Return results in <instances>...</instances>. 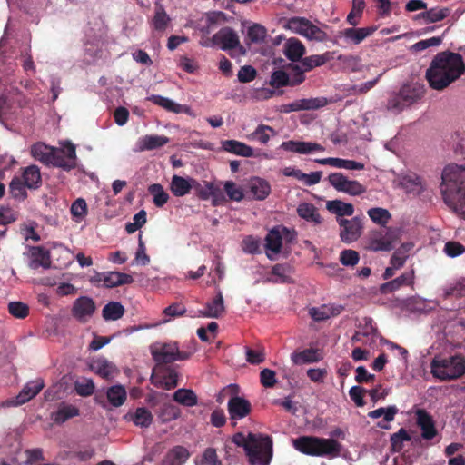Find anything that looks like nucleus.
Masks as SVG:
<instances>
[{
    "label": "nucleus",
    "instance_id": "obj_52",
    "mask_svg": "<svg viewBox=\"0 0 465 465\" xmlns=\"http://www.w3.org/2000/svg\"><path fill=\"white\" fill-rule=\"evenodd\" d=\"M124 306L117 302H111L103 309V316L106 321H116L124 315Z\"/></svg>",
    "mask_w": 465,
    "mask_h": 465
},
{
    "label": "nucleus",
    "instance_id": "obj_37",
    "mask_svg": "<svg viewBox=\"0 0 465 465\" xmlns=\"http://www.w3.org/2000/svg\"><path fill=\"white\" fill-rule=\"evenodd\" d=\"M20 178L28 189H36L41 183V173L36 165L25 168Z\"/></svg>",
    "mask_w": 465,
    "mask_h": 465
},
{
    "label": "nucleus",
    "instance_id": "obj_55",
    "mask_svg": "<svg viewBox=\"0 0 465 465\" xmlns=\"http://www.w3.org/2000/svg\"><path fill=\"white\" fill-rule=\"evenodd\" d=\"M364 7V0H352V8L346 18L348 24L351 26H356L359 24Z\"/></svg>",
    "mask_w": 465,
    "mask_h": 465
},
{
    "label": "nucleus",
    "instance_id": "obj_2",
    "mask_svg": "<svg viewBox=\"0 0 465 465\" xmlns=\"http://www.w3.org/2000/svg\"><path fill=\"white\" fill-rule=\"evenodd\" d=\"M465 71L460 54L451 52L438 54L426 72V78L431 88L443 90L456 81Z\"/></svg>",
    "mask_w": 465,
    "mask_h": 465
},
{
    "label": "nucleus",
    "instance_id": "obj_30",
    "mask_svg": "<svg viewBox=\"0 0 465 465\" xmlns=\"http://www.w3.org/2000/svg\"><path fill=\"white\" fill-rule=\"evenodd\" d=\"M224 312L223 298L222 292L206 304L205 309L197 312L196 316L205 318H218Z\"/></svg>",
    "mask_w": 465,
    "mask_h": 465
},
{
    "label": "nucleus",
    "instance_id": "obj_44",
    "mask_svg": "<svg viewBox=\"0 0 465 465\" xmlns=\"http://www.w3.org/2000/svg\"><path fill=\"white\" fill-rule=\"evenodd\" d=\"M70 213L72 220L74 223H80L84 222L88 213L87 203L84 199H76L70 207Z\"/></svg>",
    "mask_w": 465,
    "mask_h": 465
},
{
    "label": "nucleus",
    "instance_id": "obj_24",
    "mask_svg": "<svg viewBox=\"0 0 465 465\" xmlns=\"http://www.w3.org/2000/svg\"><path fill=\"white\" fill-rule=\"evenodd\" d=\"M54 147L46 145L44 143H36L31 147L32 156L46 165H63L53 157Z\"/></svg>",
    "mask_w": 465,
    "mask_h": 465
},
{
    "label": "nucleus",
    "instance_id": "obj_41",
    "mask_svg": "<svg viewBox=\"0 0 465 465\" xmlns=\"http://www.w3.org/2000/svg\"><path fill=\"white\" fill-rule=\"evenodd\" d=\"M299 216L309 223L318 224L321 223V216L312 203H302L297 207Z\"/></svg>",
    "mask_w": 465,
    "mask_h": 465
},
{
    "label": "nucleus",
    "instance_id": "obj_51",
    "mask_svg": "<svg viewBox=\"0 0 465 465\" xmlns=\"http://www.w3.org/2000/svg\"><path fill=\"white\" fill-rule=\"evenodd\" d=\"M173 400L180 404L193 407L197 404V396L192 390L179 389L173 393Z\"/></svg>",
    "mask_w": 465,
    "mask_h": 465
},
{
    "label": "nucleus",
    "instance_id": "obj_12",
    "mask_svg": "<svg viewBox=\"0 0 465 465\" xmlns=\"http://www.w3.org/2000/svg\"><path fill=\"white\" fill-rule=\"evenodd\" d=\"M201 45L205 47L212 46L213 45H219L221 49L228 51L239 47L240 40L237 34L231 28L225 27L217 32L211 40L201 42Z\"/></svg>",
    "mask_w": 465,
    "mask_h": 465
},
{
    "label": "nucleus",
    "instance_id": "obj_64",
    "mask_svg": "<svg viewBox=\"0 0 465 465\" xmlns=\"http://www.w3.org/2000/svg\"><path fill=\"white\" fill-rule=\"evenodd\" d=\"M199 465H222L215 450L209 448L207 449L202 457Z\"/></svg>",
    "mask_w": 465,
    "mask_h": 465
},
{
    "label": "nucleus",
    "instance_id": "obj_15",
    "mask_svg": "<svg viewBox=\"0 0 465 465\" xmlns=\"http://www.w3.org/2000/svg\"><path fill=\"white\" fill-rule=\"evenodd\" d=\"M44 381L41 379L27 382L18 395L15 398L6 400L2 403L3 407H14L22 405L33 399L44 388Z\"/></svg>",
    "mask_w": 465,
    "mask_h": 465
},
{
    "label": "nucleus",
    "instance_id": "obj_4",
    "mask_svg": "<svg viewBox=\"0 0 465 465\" xmlns=\"http://www.w3.org/2000/svg\"><path fill=\"white\" fill-rule=\"evenodd\" d=\"M293 447L309 456L327 457L330 459L341 455V444L331 438L302 436L292 440Z\"/></svg>",
    "mask_w": 465,
    "mask_h": 465
},
{
    "label": "nucleus",
    "instance_id": "obj_11",
    "mask_svg": "<svg viewBox=\"0 0 465 465\" xmlns=\"http://www.w3.org/2000/svg\"><path fill=\"white\" fill-rule=\"evenodd\" d=\"M292 232L286 227L278 226L271 230L265 239L266 253L273 260L280 253L283 241L292 240Z\"/></svg>",
    "mask_w": 465,
    "mask_h": 465
},
{
    "label": "nucleus",
    "instance_id": "obj_60",
    "mask_svg": "<svg viewBox=\"0 0 465 465\" xmlns=\"http://www.w3.org/2000/svg\"><path fill=\"white\" fill-rule=\"evenodd\" d=\"M9 313L17 319H24L29 313V307L22 302H11L8 303Z\"/></svg>",
    "mask_w": 465,
    "mask_h": 465
},
{
    "label": "nucleus",
    "instance_id": "obj_46",
    "mask_svg": "<svg viewBox=\"0 0 465 465\" xmlns=\"http://www.w3.org/2000/svg\"><path fill=\"white\" fill-rule=\"evenodd\" d=\"M148 192L153 197V203L157 207H163L170 199L168 193L160 183H153L148 187Z\"/></svg>",
    "mask_w": 465,
    "mask_h": 465
},
{
    "label": "nucleus",
    "instance_id": "obj_35",
    "mask_svg": "<svg viewBox=\"0 0 465 465\" xmlns=\"http://www.w3.org/2000/svg\"><path fill=\"white\" fill-rule=\"evenodd\" d=\"M291 358L293 363L302 365L321 361L322 359V354L319 350L307 349L300 352L292 353Z\"/></svg>",
    "mask_w": 465,
    "mask_h": 465
},
{
    "label": "nucleus",
    "instance_id": "obj_59",
    "mask_svg": "<svg viewBox=\"0 0 465 465\" xmlns=\"http://www.w3.org/2000/svg\"><path fill=\"white\" fill-rule=\"evenodd\" d=\"M169 21H170V18H169L168 15L165 13V11L163 10V6L157 5L156 10H155V15L153 19V25L154 29L159 30V31H163L166 28Z\"/></svg>",
    "mask_w": 465,
    "mask_h": 465
},
{
    "label": "nucleus",
    "instance_id": "obj_36",
    "mask_svg": "<svg viewBox=\"0 0 465 465\" xmlns=\"http://www.w3.org/2000/svg\"><path fill=\"white\" fill-rule=\"evenodd\" d=\"M133 282L134 279L129 274L119 272H109L104 273V287L114 288L124 284H130Z\"/></svg>",
    "mask_w": 465,
    "mask_h": 465
},
{
    "label": "nucleus",
    "instance_id": "obj_13",
    "mask_svg": "<svg viewBox=\"0 0 465 465\" xmlns=\"http://www.w3.org/2000/svg\"><path fill=\"white\" fill-rule=\"evenodd\" d=\"M375 26L367 27H348L340 30L336 37L342 41L346 45H358L367 37L371 36L375 31Z\"/></svg>",
    "mask_w": 465,
    "mask_h": 465
},
{
    "label": "nucleus",
    "instance_id": "obj_53",
    "mask_svg": "<svg viewBox=\"0 0 465 465\" xmlns=\"http://www.w3.org/2000/svg\"><path fill=\"white\" fill-rule=\"evenodd\" d=\"M398 412V408L394 405L386 408H378L368 413V416L371 419H379L382 417L386 422H391L394 420L395 415Z\"/></svg>",
    "mask_w": 465,
    "mask_h": 465
},
{
    "label": "nucleus",
    "instance_id": "obj_56",
    "mask_svg": "<svg viewBox=\"0 0 465 465\" xmlns=\"http://www.w3.org/2000/svg\"><path fill=\"white\" fill-rule=\"evenodd\" d=\"M291 268L286 265L277 264L273 266L270 281L273 282H287L291 279Z\"/></svg>",
    "mask_w": 465,
    "mask_h": 465
},
{
    "label": "nucleus",
    "instance_id": "obj_58",
    "mask_svg": "<svg viewBox=\"0 0 465 465\" xmlns=\"http://www.w3.org/2000/svg\"><path fill=\"white\" fill-rule=\"evenodd\" d=\"M267 35L265 27L261 25L254 24L248 28L247 37L252 43H262Z\"/></svg>",
    "mask_w": 465,
    "mask_h": 465
},
{
    "label": "nucleus",
    "instance_id": "obj_33",
    "mask_svg": "<svg viewBox=\"0 0 465 465\" xmlns=\"http://www.w3.org/2000/svg\"><path fill=\"white\" fill-rule=\"evenodd\" d=\"M326 209L335 214L337 218L351 216L354 213V206L351 203L341 200H331L326 203Z\"/></svg>",
    "mask_w": 465,
    "mask_h": 465
},
{
    "label": "nucleus",
    "instance_id": "obj_34",
    "mask_svg": "<svg viewBox=\"0 0 465 465\" xmlns=\"http://www.w3.org/2000/svg\"><path fill=\"white\" fill-rule=\"evenodd\" d=\"M169 143V138L163 135H144L138 141L140 151H149L160 148Z\"/></svg>",
    "mask_w": 465,
    "mask_h": 465
},
{
    "label": "nucleus",
    "instance_id": "obj_18",
    "mask_svg": "<svg viewBox=\"0 0 465 465\" xmlns=\"http://www.w3.org/2000/svg\"><path fill=\"white\" fill-rule=\"evenodd\" d=\"M198 186V181L190 176H180L174 174L170 182V191L176 197H183L188 194L193 187Z\"/></svg>",
    "mask_w": 465,
    "mask_h": 465
},
{
    "label": "nucleus",
    "instance_id": "obj_9",
    "mask_svg": "<svg viewBox=\"0 0 465 465\" xmlns=\"http://www.w3.org/2000/svg\"><path fill=\"white\" fill-rule=\"evenodd\" d=\"M329 183L338 192L351 196H359L366 192V187L356 180H350L341 173H333L328 176Z\"/></svg>",
    "mask_w": 465,
    "mask_h": 465
},
{
    "label": "nucleus",
    "instance_id": "obj_26",
    "mask_svg": "<svg viewBox=\"0 0 465 465\" xmlns=\"http://www.w3.org/2000/svg\"><path fill=\"white\" fill-rule=\"evenodd\" d=\"M151 381L157 388L171 390L178 384V373L172 370L163 373L153 372L151 376Z\"/></svg>",
    "mask_w": 465,
    "mask_h": 465
},
{
    "label": "nucleus",
    "instance_id": "obj_20",
    "mask_svg": "<svg viewBox=\"0 0 465 465\" xmlns=\"http://www.w3.org/2000/svg\"><path fill=\"white\" fill-rule=\"evenodd\" d=\"M416 422L421 430V437L424 440H431L437 435L435 422L432 417L424 410L419 409L415 411Z\"/></svg>",
    "mask_w": 465,
    "mask_h": 465
},
{
    "label": "nucleus",
    "instance_id": "obj_38",
    "mask_svg": "<svg viewBox=\"0 0 465 465\" xmlns=\"http://www.w3.org/2000/svg\"><path fill=\"white\" fill-rule=\"evenodd\" d=\"M331 58V54L329 52H326L322 54L310 55V56L302 59L301 62V65H299V66L301 67V70H302V74H303L304 72L310 71V70L313 69L314 67L323 65L325 63L330 61Z\"/></svg>",
    "mask_w": 465,
    "mask_h": 465
},
{
    "label": "nucleus",
    "instance_id": "obj_25",
    "mask_svg": "<svg viewBox=\"0 0 465 465\" xmlns=\"http://www.w3.org/2000/svg\"><path fill=\"white\" fill-rule=\"evenodd\" d=\"M28 255V265L31 269H38L43 267L45 269L49 268L51 264L49 252L42 247H31L27 252Z\"/></svg>",
    "mask_w": 465,
    "mask_h": 465
},
{
    "label": "nucleus",
    "instance_id": "obj_48",
    "mask_svg": "<svg viewBox=\"0 0 465 465\" xmlns=\"http://www.w3.org/2000/svg\"><path fill=\"white\" fill-rule=\"evenodd\" d=\"M78 409L70 404H64L59 407L57 411L52 414V419L56 423H63L68 419L78 416Z\"/></svg>",
    "mask_w": 465,
    "mask_h": 465
},
{
    "label": "nucleus",
    "instance_id": "obj_23",
    "mask_svg": "<svg viewBox=\"0 0 465 465\" xmlns=\"http://www.w3.org/2000/svg\"><path fill=\"white\" fill-rule=\"evenodd\" d=\"M419 98L418 94L409 86H404L398 95L389 102V108L401 111Z\"/></svg>",
    "mask_w": 465,
    "mask_h": 465
},
{
    "label": "nucleus",
    "instance_id": "obj_45",
    "mask_svg": "<svg viewBox=\"0 0 465 465\" xmlns=\"http://www.w3.org/2000/svg\"><path fill=\"white\" fill-rule=\"evenodd\" d=\"M413 248V244L411 242H404L402 243L392 254L391 258V264L394 266V268H401L407 258L411 250Z\"/></svg>",
    "mask_w": 465,
    "mask_h": 465
},
{
    "label": "nucleus",
    "instance_id": "obj_10",
    "mask_svg": "<svg viewBox=\"0 0 465 465\" xmlns=\"http://www.w3.org/2000/svg\"><path fill=\"white\" fill-rule=\"evenodd\" d=\"M340 231L341 240L345 243H351L361 238L363 231V222L359 216L351 219L336 218Z\"/></svg>",
    "mask_w": 465,
    "mask_h": 465
},
{
    "label": "nucleus",
    "instance_id": "obj_21",
    "mask_svg": "<svg viewBox=\"0 0 465 465\" xmlns=\"http://www.w3.org/2000/svg\"><path fill=\"white\" fill-rule=\"evenodd\" d=\"M228 411L231 420H242L251 411V404L244 398L233 396L228 401Z\"/></svg>",
    "mask_w": 465,
    "mask_h": 465
},
{
    "label": "nucleus",
    "instance_id": "obj_40",
    "mask_svg": "<svg viewBox=\"0 0 465 465\" xmlns=\"http://www.w3.org/2000/svg\"><path fill=\"white\" fill-rule=\"evenodd\" d=\"M338 65L347 72H361L364 68L361 58L354 55H339Z\"/></svg>",
    "mask_w": 465,
    "mask_h": 465
},
{
    "label": "nucleus",
    "instance_id": "obj_8",
    "mask_svg": "<svg viewBox=\"0 0 465 465\" xmlns=\"http://www.w3.org/2000/svg\"><path fill=\"white\" fill-rule=\"evenodd\" d=\"M151 352L154 361L160 363L183 361L189 357L188 353L179 351L176 342H156L151 346Z\"/></svg>",
    "mask_w": 465,
    "mask_h": 465
},
{
    "label": "nucleus",
    "instance_id": "obj_29",
    "mask_svg": "<svg viewBox=\"0 0 465 465\" xmlns=\"http://www.w3.org/2000/svg\"><path fill=\"white\" fill-rule=\"evenodd\" d=\"M342 311L341 306L333 304H323L319 307L309 309L310 316L316 322L325 321L331 317L339 315Z\"/></svg>",
    "mask_w": 465,
    "mask_h": 465
},
{
    "label": "nucleus",
    "instance_id": "obj_47",
    "mask_svg": "<svg viewBox=\"0 0 465 465\" xmlns=\"http://www.w3.org/2000/svg\"><path fill=\"white\" fill-rule=\"evenodd\" d=\"M367 214L372 223L382 226V228L385 227V225L391 219L390 212L387 209L381 207L370 208L367 211Z\"/></svg>",
    "mask_w": 465,
    "mask_h": 465
},
{
    "label": "nucleus",
    "instance_id": "obj_43",
    "mask_svg": "<svg viewBox=\"0 0 465 465\" xmlns=\"http://www.w3.org/2000/svg\"><path fill=\"white\" fill-rule=\"evenodd\" d=\"M413 282V272H406L401 274L400 277L384 283L381 286V291L384 293L394 292L400 289L403 285H410Z\"/></svg>",
    "mask_w": 465,
    "mask_h": 465
},
{
    "label": "nucleus",
    "instance_id": "obj_27",
    "mask_svg": "<svg viewBox=\"0 0 465 465\" xmlns=\"http://www.w3.org/2000/svg\"><path fill=\"white\" fill-rule=\"evenodd\" d=\"M124 420L133 422L140 428H148L153 421L152 412L144 408L139 407L124 415Z\"/></svg>",
    "mask_w": 465,
    "mask_h": 465
},
{
    "label": "nucleus",
    "instance_id": "obj_17",
    "mask_svg": "<svg viewBox=\"0 0 465 465\" xmlns=\"http://www.w3.org/2000/svg\"><path fill=\"white\" fill-rule=\"evenodd\" d=\"M147 99L168 112L174 114H186L193 117L196 116V114L189 106L178 104L168 97L153 94L147 97Z\"/></svg>",
    "mask_w": 465,
    "mask_h": 465
},
{
    "label": "nucleus",
    "instance_id": "obj_63",
    "mask_svg": "<svg viewBox=\"0 0 465 465\" xmlns=\"http://www.w3.org/2000/svg\"><path fill=\"white\" fill-rule=\"evenodd\" d=\"M449 15V10L444 8H431L422 14L423 18L429 23H434L444 19Z\"/></svg>",
    "mask_w": 465,
    "mask_h": 465
},
{
    "label": "nucleus",
    "instance_id": "obj_61",
    "mask_svg": "<svg viewBox=\"0 0 465 465\" xmlns=\"http://www.w3.org/2000/svg\"><path fill=\"white\" fill-rule=\"evenodd\" d=\"M36 223L35 222L25 223L21 225L20 233L25 241H40V236L35 232Z\"/></svg>",
    "mask_w": 465,
    "mask_h": 465
},
{
    "label": "nucleus",
    "instance_id": "obj_19",
    "mask_svg": "<svg viewBox=\"0 0 465 465\" xmlns=\"http://www.w3.org/2000/svg\"><path fill=\"white\" fill-rule=\"evenodd\" d=\"M94 302L87 296H81L74 302L72 313L81 322L87 321L94 312Z\"/></svg>",
    "mask_w": 465,
    "mask_h": 465
},
{
    "label": "nucleus",
    "instance_id": "obj_57",
    "mask_svg": "<svg viewBox=\"0 0 465 465\" xmlns=\"http://www.w3.org/2000/svg\"><path fill=\"white\" fill-rule=\"evenodd\" d=\"M26 188L20 177H14L9 185L10 193L17 200H24L26 197Z\"/></svg>",
    "mask_w": 465,
    "mask_h": 465
},
{
    "label": "nucleus",
    "instance_id": "obj_28",
    "mask_svg": "<svg viewBox=\"0 0 465 465\" xmlns=\"http://www.w3.org/2000/svg\"><path fill=\"white\" fill-rule=\"evenodd\" d=\"M190 457V451L183 446H174L168 450L161 465H184Z\"/></svg>",
    "mask_w": 465,
    "mask_h": 465
},
{
    "label": "nucleus",
    "instance_id": "obj_49",
    "mask_svg": "<svg viewBox=\"0 0 465 465\" xmlns=\"http://www.w3.org/2000/svg\"><path fill=\"white\" fill-rule=\"evenodd\" d=\"M327 104V99L324 97L301 99L293 102L292 109L315 110Z\"/></svg>",
    "mask_w": 465,
    "mask_h": 465
},
{
    "label": "nucleus",
    "instance_id": "obj_3",
    "mask_svg": "<svg viewBox=\"0 0 465 465\" xmlns=\"http://www.w3.org/2000/svg\"><path fill=\"white\" fill-rule=\"evenodd\" d=\"M232 443L243 447L249 460L253 465H267L272 457V441L268 437L249 433H237Z\"/></svg>",
    "mask_w": 465,
    "mask_h": 465
},
{
    "label": "nucleus",
    "instance_id": "obj_22",
    "mask_svg": "<svg viewBox=\"0 0 465 465\" xmlns=\"http://www.w3.org/2000/svg\"><path fill=\"white\" fill-rule=\"evenodd\" d=\"M89 367L92 371L107 380L113 379L118 373L116 366L104 357L93 360Z\"/></svg>",
    "mask_w": 465,
    "mask_h": 465
},
{
    "label": "nucleus",
    "instance_id": "obj_7",
    "mask_svg": "<svg viewBox=\"0 0 465 465\" xmlns=\"http://www.w3.org/2000/svg\"><path fill=\"white\" fill-rule=\"evenodd\" d=\"M285 28L309 40L323 41L326 37L324 31L303 17L290 18L286 22Z\"/></svg>",
    "mask_w": 465,
    "mask_h": 465
},
{
    "label": "nucleus",
    "instance_id": "obj_31",
    "mask_svg": "<svg viewBox=\"0 0 465 465\" xmlns=\"http://www.w3.org/2000/svg\"><path fill=\"white\" fill-rule=\"evenodd\" d=\"M284 55L291 61H299L305 54V46L296 38H289L282 46Z\"/></svg>",
    "mask_w": 465,
    "mask_h": 465
},
{
    "label": "nucleus",
    "instance_id": "obj_39",
    "mask_svg": "<svg viewBox=\"0 0 465 465\" xmlns=\"http://www.w3.org/2000/svg\"><path fill=\"white\" fill-rule=\"evenodd\" d=\"M106 397L109 403L114 407L122 406L127 398L126 390L123 385H114L108 388Z\"/></svg>",
    "mask_w": 465,
    "mask_h": 465
},
{
    "label": "nucleus",
    "instance_id": "obj_5",
    "mask_svg": "<svg viewBox=\"0 0 465 465\" xmlns=\"http://www.w3.org/2000/svg\"><path fill=\"white\" fill-rule=\"evenodd\" d=\"M430 372L440 381L458 379L465 373V359L460 355L435 356L430 363Z\"/></svg>",
    "mask_w": 465,
    "mask_h": 465
},
{
    "label": "nucleus",
    "instance_id": "obj_14",
    "mask_svg": "<svg viewBox=\"0 0 465 465\" xmlns=\"http://www.w3.org/2000/svg\"><path fill=\"white\" fill-rule=\"evenodd\" d=\"M290 73L282 70L274 72L271 76V84L275 87L284 85H296L304 81L302 70L298 64H292L288 67Z\"/></svg>",
    "mask_w": 465,
    "mask_h": 465
},
{
    "label": "nucleus",
    "instance_id": "obj_1",
    "mask_svg": "<svg viewBox=\"0 0 465 465\" xmlns=\"http://www.w3.org/2000/svg\"><path fill=\"white\" fill-rule=\"evenodd\" d=\"M455 153L465 158V134L460 138ZM440 193L444 203L465 219V164H448L441 173Z\"/></svg>",
    "mask_w": 465,
    "mask_h": 465
},
{
    "label": "nucleus",
    "instance_id": "obj_6",
    "mask_svg": "<svg viewBox=\"0 0 465 465\" xmlns=\"http://www.w3.org/2000/svg\"><path fill=\"white\" fill-rule=\"evenodd\" d=\"M401 231L397 227H383L369 231L364 248L371 252H390L401 240Z\"/></svg>",
    "mask_w": 465,
    "mask_h": 465
},
{
    "label": "nucleus",
    "instance_id": "obj_16",
    "mask_svg": "<svg viewBox=\"0 0 465 465\" xmlns=\"http://www.w3.org/2000/svg\"><path fill=\"white\" fill-rule=\"evenodd\" d=\"M60 148H54L53 157L63 165H55L64 170H71L76 166L75 146L69 141L60 142Z\"/></svg>",
    "mask_w": 465,
    "mask_h": 465
},
{
    "label": "nucleus",
    "instance_id": "obj_54",
    "mask_svg": "<svg viewBox=\"0 0 465 465\" xmlns=\"http://www.w3.org/2000/svg\"><path fill=\"white\" fill-rule=\"evenodd\" d=\"M274 134L275 131L271 126L260 124L257 126L254 132L248 136V138L256 139L260 143L265 144L269 142L271 136Z\"/></svg>",
    "mask_w": 465,
    "mask_h": 465
},
{
    "label": "nucleus",
    "instance_id": "obj_50",
    "mask_svg": "<svg viewBox=\"0 0 465 465\" xmlns=\"http://www.w3.org/2000/svg\"><path fill=\"white\" fill-rule=\"evenodd\" d=\"M401 185L409 193L420 194L423 191L420 179L413 175L403 176L401 180Z\"/></svg>",
    "mask_w": 465,
    "mask_h": 465
},
{
    "label": "nucleus",
    "instance_id": "obj_62",
    "mask_svg": "<svg viewBox=\"0 0 465 465\" xmlns=\"http://www.w3.org/2000/svg\"><path fill=\"white\" fill-rule=\"evenodd\" d=\"M146 223V212L144 210L139 211L133 217V222L128 223L125 226V230L128 233H134L135 231L143 226Z\"/></svg>",
    "mask_w": 465,
    "mask_h": 465
},
{
    "label": "nucleus",
    "instance_id": "obj_42",
    "mask_svg": "<svg viewBox=\"0 0 465 465\" xmlns=\"http://www.w3.org/2000/svg\"><path fill=\"white\" fill-rule=\"evenodd\" d=\"M250 189L257 200L265 199L271 192V186L269 183L261 178L252 179L250 183Z\"/></svg>",
    "mask_w": 465,
    "mask_h": 465
},
{
    "label": "nucleus",
    "instance_id": "obj_32",
    "mask_svg": "<svg viewBox=\"0 0 465 465\" xmlns=\"http://www.w3.org/2000/svg\"><path fill=\"white\" fill-rule=\"evenodd\" d=\"M222 148L232 154L242 157H252L254 151L252 147L236 140H225L222 142Z\"/></svg>",
    "mask_w": 465,
    "mask_h": 465
}]
</instances>
